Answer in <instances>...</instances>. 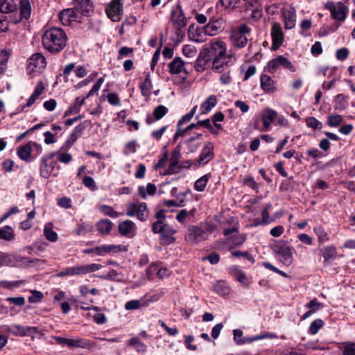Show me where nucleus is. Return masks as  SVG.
<instances>
[{
  "instance_id": "nucleus-1",
  "label": "nucleus",
  "mask_w": 355,
  "mask_h": 355,
  "mask_svg": "<svg viewBox=\"0 0 355 355\" xmlns=\"http://www.w3.org/2000/svg\"><path fill=\"white\" fill-rule=\"evenodd\" d=\"M67 35L64 30L58 27H52L46 30L42 36V44L49 52L57 54L67 45Z\"/></svg>"
},
{
  "instance_id": "nucleus-2",
  "label": "nucleus",
  "mask_w": 355,
  "mask_h": 355,
  "mask_svg": "<svg viewBox=\"0 0 355 355\" xmlns=\"http://www.w3.org/2000/svg\"><path fill=\"white\" fill-rule=\"evenodd\" d=\"M251 28L246 24H242L232 30L230 40L232 45L236 49L244 48L248 42Z\"/></svg>"
},
{
  "instance_id": "nucleus-3",
  "label": "nucleus",
  "mask_w": 355,
  "mask_h": 355,
  "mask_svg": "<svg viewBox=\"0 0 355 355\" xmlns=\"http://www.w3.org/2000/svg\"><path fill=\"white\" fill-rule=\"evenodd\" d=\"M152 232L154 234H160L159 240L162 245H169L175 241L173 235L175 234L176 230L165 223L154 222L152 225Z\"/></svg>"
},
{
  "instance_id": "nucleus-4",
  "label": "nucleus",
  "mask_w": 355,
  "mask_h": 355,
  "mask_svg": "<svg viewBox=\"0 0 355 355\" xmlns=\"http://www.w3.org/2000/svg\"><path fill=\"white\" fill-rule=\"evenodd\" d=\"M292 248L284 241L279 242L274 247L279 260L285 266H289L293 262Z\"/></svg>"
},
{
  "instance_id": "nucleus-5",
  "label": "nucleus",
  "mask_w": 355,
  "mask_h": 355,
  "mask_svg": "<svg viewBox=\"0 0 355 355\" xmlns=\"http://www.w3.org/2000/svg\"><path fill=\"white\" fill-rule=\"evenodd\" d=\"M171 19L178 34H180V32L187 25V19L180 4H177L173 7L171 13Z\"/></svg>"
},
{
  "instance_id": "nucleus-6",
  "label": "nucleus",
  "mask_w": 355,
  "mask_h": 355,
  "mask_svg": "<svg viewBox=\"0 0 355 355\" xmlns=\"http://www.w3.org/2000/svg\"><path fill=\"white\" fill-rule=\"evenodd\" d=\"M207 51L209 58L219 59L223 58L227 54L226 44L222 40H213L209 43L208 48L203 49Z\"/></svg>"
},
{
  "instance_id": "nucleus-7",
  "label": "nucleus",
  "mask_w": 355,
  "mask_h": 355,
  "mask_svg": "<svg viewBox=\"0 0 355 355\" xmlns=\"http://www.w3.org/2000/svg\"><path fill=\"white\" fill-rule=\"evenodd\" d=\"M325 8L330 11L332 18L341 21L345 20L349 10L347 6L343 2H327Z\"/></svg>"
},
{
  "instance_id": "nucleus-8",
  "label": "nucleus",
  "mask_w": 355,
  "mask_h": 355,
  "mask_svg": "<svg viewBox=\"0 0 355 355\" xmlns=\"http://www.w3.org/2000/svg\"><path fill=\"white\" fill-rule=\"evenodd\" d=\"M128 216L137 218L141 221H146L148 218L147 205L146 202L130 203L126 209Z\"/></svg>"
},
{
  "instance_id": "nucleus-9",
  "label": "nucleus",
  "mask_w": 355,
  "mask_h": 355,
  "mask_svg": "<svg viewBox=\"0 0 355 355\" xmlns=\"http://www.w3.org/2000/svg\"><path fill=\"white\" fill-rule=\"evenodd\" d=\"M37 331L35 327H23L19 324H12L11 326L3 325L0 327V332L11 333L15 336H30Z\"/></svg>"
},
{
  "instance_id": "nucleus-10",
  "label": "nucleus",
  "mask_w": 355,
  "mask_h": 355,
  "mask_svg": "<svg viewBox=\"0 0 355 355\" xmlns=\"http://www.w3.org/2000/svg\"><path fill=\"white\" fill-rule=\"evenodd\" d=\"M280 67L288 69L291 72L296 71V67L284 55H279L268 63V71L271 73L276 71Z\"/></svg>"
},
{
  "instance_id": "nucleus-11",
  "label": "nucleus",
  "mask_w": 355,
  "mask_h": 355,
  "mask_svg": "<svg viewBox=\"0 0 355 355\" xmlns=\"http://www.w3.org/2000/svg\"><path fill=\"white\" fill-rule=\"evenodd\" d=\"M107 17L113 21H119L123 15V3L121 0H112L105 8Z\"/></svg>"
},
{
  "instance_id": "nucleus-12",
  "label": "nucleus",
  "mask_w": 355,
  "mask_h": 355,
  "mask_svg": "<svg viewBox=\"0 0 355 355\" xmlns=\"http://www.w3.org/2000/svg\"><path fill=\"white\" fill-rule=\"evenodd\" d=\"M168 69L171 74L180 75L183 80L187 79L189 76V72L186 68V63L180 57L175 58L168 64Z\"/></svg>"
},
{
  "instance_id": "nucleus-13",
  "label": "nucleus",
  "mask_w": 355,
  "mask_h": 355,
  "mask_svg": "<svg viewBox=\"0 0 355 355\" xmlns=\"http://www.w3.org/2000/svg\"><path fill=\"white\" fill-rule=\"evenodd\" d=\"M235 62V58L233 54L225 55L223 58L219 59H212L211 69L214 72L223 71L230 69Z\"/></svg>"
},
{
  "instance_id": "nucleus-14",
  "label": "nucleus",
  "mask_w": 355,
  "mask_h": 355,
  "mask_svg": "<svg viewBox=\"0 0 355 355\" xmlns=\"http://www.w3.org/2000/svg\"><path fill=\"white\" fill-rule=\"evenodd\" d=\"M225 23L222 17H209V22L203 27L204 32L207 35H216L223 30Z\"/></svg>"
},
{
  "instance_id": "nucleus-15",
  "label": "nucleus",
  "mask_w": 355,
  "mask_h": 355,
  "mask_svg": "<svg viewBox=\"0 0 355 355\" xmlns=\"http://www.w3.org/2000/svg\"><path fill=\"white\" fill-rule=\"evenodd\" d=\"M207 231L198 226L189 227L186 234V240L191 243H197L206 239Z\"/></svg>"
},
{
  "instance_id": "nucleus-16",
  "label": "nucleus",
  "mask_w": 355,
  "mask_h": 355,
  "mask_svg": "<svg viewBox=\"0 0 355 355\" xmlns=\"http://www.w3.org/2000/svg\"><path fill=\"white\" fill-rule=\"evenodd\" d=\"M59 19L64 26H69L72 21L81 22V17L78 15L74 8L62 10L59 13Z\"/></svg>"
},
{
  "instance_id": "nucleus-17",
  "label": "nucleus",
  "mask_w": 355,
  "mask_h": 355,
  "mask_svg": "<svg viewBox=\"0 0 355 355\" xmlns=\"http://www.w3.org/2000/svg\"><path fill=\"white\" fill-rule=\"evenodd\" d=\"M32 147L36 148L38 153H41L42 146L36 142L30 141L26 144L18 148L17 155L19 157L24 161L30 162Z\"/></svg>"
},
{
  "instance_id": "nucleus-18",
  "label": "nucleus",
  "mask_w": 355,
  "mask_h": 355,
  "mask_svg": "<svg viewBox=\"0 0 355 355\" xmlns=\"http://www.w3.org/2000/svg\"><path fill=\"white\" fill-rule=\"evenodd\" d=\"M214 157V144L211 142H207L202 148L199 158L196 160V164L199 166H204Z\"/></svg>"
},
{
  "instance_id": "nucleus-19",
  "label": "nucleus",
  "mask_w": 355,
  "mask_h": 355,
  "mask_svg": "<svg viewBox=\"0 0 355 355\" xmlns=\"http://www.w3.org/2000/svg\"><path fill=\"white\" fill-rule=\"evenodd\" d=\"M296 11L291 6H285L282 8V13L284 21V26L286 29H291L295 26Z\"/></svg>"
},
{
  "instance_id": "nucleus-20",
  "label": "nucleus",
  "mask_w": 355,
  "mask_h": 355,
  "mask_svg": "<svg viewBox=\"0 0 355 355\" xmlns=\"http://www.w3.org/2000/svg\"><path fill=\"white\" fill-rule=\"evenodd\" d=\"M46 58L41 53H35L28 59V69L30 73L44 69Z\"/></svg>"
},
{
  "instance_id": "nucleus-21",
  "label": "nucleus",
  "mask_w": 355,
  "mask_h": 355,
  "mask_svg": "<svg viewBox=\"0 0 355 355\" xmlns=\"http://www.w3.org/2000/svg\"><path fill=\"white\" fill-rule=\"evenodd\" d=\"M74 8L78 15L88 16L94 10V4L91 0H74Z\"/></svg>"
},
{
  "instance_id": "nucleus-22",
  "label": "nucleus",
  "mask_w": 355,
  "mask_h": 355,
  "mask_svg": "<svg viewBox=\"0 0 355 355\" xmlns=\"http://www.w3.org/2000/svg\"><path fill=\"white\" fill-rule=\"evenodd\" d=\"M270 34L272 39V46L276 49L279 48L284 42V34L282 26L279 23L275 22L272 24Z\"/></svg>"
},
{
  "instance_id": "nucleus-23",
  "label": "nucleus",
  "mask_w": 355,
  "mask_h": 355,
  "mask_svg": "<svg viewBox=\"0 0 355 355\" xmlns=\"http://www.w3.org/2000/svg\"><path fill=\"white\" fill-rule=\"evenodd\" d=\"M55 156V153H51L49 155H44L41 159L40 172V175L44 178L48 179L53 173V170L51 168V165L49 164V161L53 159Z\"/></svg>"
},
{
  "instance_id": "nucleus-24",
  "label": "nucleus",
  "mask_w": 355,
  "mask_h": 355,
  "mask_svg": "<svg viewBox=\"0 0 355 355\" xmlns=\"http://www.w3.org/2000/svg\"><path fill=\"white\" fill-rule=\"evenodd\" d=\"M168 112V108L164 105H159L155 107L152 114H148L146 122L148 125L153 123L155 121L160 120Z\"/></svg>"
},
{
  "instance_id": "nucleus-25",
  "label": "nucleus",
  "mask_w": 355,
  "mask_h": 355,
  "mask_svg": "<svg viewBox=\"0 0 355 355\" xmlns=\"http://www.w3.org/2000/svg\"><path fill=\"white\" fill-rule=\"evenodd\" d=\"M44 90L45 86L44 83L42 80L38 81L35 85L33 94L28 99L26 104L22 106L21 110H24L25 108L30 107L31 105H33L37 99H38L40 96L44 93Z\"/></svg>"
},
{
  "instance_id": "nucleus-26",
  "label": "nucleus",
  "mask_w": 355,
  "mask_h": 355,
  "mask_svg": "<svg viewBox=\"0 0 355 355\" xmlns=\"http://www.w3.org/2000/svg\"><path fill=\"white\" fill-rule=\"evenodd\" d=\"M121 250V245H101L94 248L85 249L83 250L84 254L96 253L98 255H103L104 254L110 253L112 251L119 252Z\"/></svg>"
},
{
  "instance_id": "nucleus-27",
  "label": "nucleus",
  "mask_w": 355,
  "mask_h": 355,
  "mask_svg": "<svg viewBox=\"0 0 355 355\" xmlns=\"http://www.w3.org/2000/svg\"><path fill=\"white\" fill-rule=\"evenodd\" d=\"M206 34L204 32L203 28H198L194 24H191L188 28V37L189 38L196 42L201 43L205 42Z\"/></svg>"
},
{
  "instance_id": "nucleus-28",
  "label": "nucleus",
  "mask_w": 355,
  "mask_h": 355,
  "mask_svg": "<svg viewBox=\"0 0 355 355\" xmlns=\"http://www.w3.org/2000/svg\"><path fill=\"white\" fill-rule=\"evenodd\" d=\"M207 53H208L205 51L203 49L200 51L198 58L194 64V68L198 72L204 71L209 62L211 60Z\"/></svg>"
},
{
  "instance_id": "nucleus-29",
  "label": "nucleus",
  "mask_w": 355,
  "mask_h": 355,
  "mask_svg": "<svg viewBox=\"0 0 355 355\" xmlns=\"http://www.w3.org/2000/svg\"><path fill=\"white\" fill-rule=\"evenodd\" d=\"M69 347L90 349L96 347V345L90 340L76 337L73 339H69Z\"/></svg>"
},
{
  "instance_id": "nucleus-30",
  "label": "nucleus",
  "mask_w": 355,
  "mask_h": 355,
  "mask_svg": "<svg viewBox=\"0 0 355 355\" xmlns=\"http://www.w3.org/2000/svg\"><path fill=\"white\" fill-rule=\"evenodd\" d=\"M305 308L308 309L309 311L302 315L301 320H306L316 311L322 309L323 308V304L319 302L317 299H313L309 303L306 304Z\"/></svg>"
},
{
  "instance_id": "nucleus-31",
  "label": "nucleus",
  "mask_w": 355,
  "mask_h": 355,
  "mask_svg": "<svg viewBox=\"0 0 355 355\" xmlns=\"http://www.w3.org/2000/svg\"><path fill=\"white\" fill-rule=\"evenodd\" d=\"M277 112L270 108L266 109L261 114V121L263 124V131L268 130L271 123L275 120Z\"/></svg>"
},
{
  "instance_id": "nucleus-32",
  "label": "nucleus",
  "mask_w": 355,
  "mask_h": 355,
  "mask_svg": "<svg viewBox=\"0 0 355 355\" xmlns=\"http://www.w3.org/2000/svg\"><path fill=\"white\" fill-rule=\"evenodd\" d=\"M261 88L266 93H272L276 90L275 82L270 76L263 74L260 78Z\"/></svg>"
},
{
  "instance_id": "nucleus-33",
  "label": "nucleus",
  "mask_w": 355,
  "mask_h": 355,
  "mask_svg": "<svg viewBox=\"0 0 355 355\" xmlns=\"http://www.w3.org/2000/svg\"><path fill=\"white\" fill-rule=\"evenodd\" d=\"M139 88L143 96H150L153 89V84L150 79V72H148L146 73L145 79L141 82L139 85Z\"/></svg>"
},
{
  "instance_id": "nucleus-34",
  "label": "nucleus",
  "mask_w": 355,
  "mask_h": 355,
  "mask_svg": "<svg viewBox=\"0 0 355 355\" xmlns=\"http://www.w3.org/2000/svg\"><path fill=\"white\" fill-rule=\"evenodd\" d=\"M127 345L133 347L137 352L144 354L147 350V346L138 337H132L127 341Z\"/></svg>"
},
{
  "instance_id": "nucleus-35",
  "label": "nucleus",
  "mask_w": 355,
  "mask_h": 355,
  "mask_svg": "<svg viewBox=\"0 0 355 355\" xmlns=\"http://www.w3.org/2000/svg\"><path fill=\"white\" fill-rule=\"evenodd\" d=\"M19 10L21 18L28 19L31 14V6L29 0H19Z\"/></svg>"
},
{
  "instance_id": "nucleus-36",
  "label": "nucleus",
  "mask_w": 355,
  "mask_h": 355,
  "mask_svg": "<svg viewBox=\"0 0 355 355\" xmlns=\"http://www.w3.org/2000/svg\"><path fill=\"white\" fill-rule=\"evenodd\" d=\"M17 9L15 0H3L0 4V11L3 13L15 12Z\"/></svg>"
},
{
  "instance_id": "nucleus-37",
  "label": "nucleus",
  "mask_w": 355,
  "mask_h": 355,
  "mask_svg": "<svg viewBox=\"0 0 355 355\" xmlns=\"http://www.w3.org/2000/svg\"><path fill=\"white\" fill-rule=\"evenodd\" d=\"M217 104V98L215 95H210L206 101L202 103L200 110L202 113L209 112Z\"/></svg>"
},
{
  "instance_id": "nucleus-38",
  "label": "nucleus",
  "mask_w": 355,
  "mask_h": 355,
  "mask_svg": "<svg viewBox=\"0 0 355 355\" xmlns=\"http://www.w3.org/2000/svg\"><path fill=\"white\" fill-rule=\"evenodd\" d=\"M113 223L108 219H102L96 223L97 230L103 234H107L112 228Z\"/></svg>"
},
{
  "instance_id": "nucleus-39",
  "label": "nucleus",
  "mask_w": 355,
  "mask_h": 355,
  "mask_svg": "<svg viewBox=\"0 0 355 355\" xmlns=\"http://www.w3.org/2000/svg\"><path fill=\"white\" fill-rule=\"evenodd\" d=\"M135 223L132 221L130 220H124L119 224V232L121 235L126 236L132 232Z\"/></svg>"
},
{
  "instance_id": "nucleus-40",
  "label": "nucleus",
  "mask_w": 355,
  "mask_h": 355,
  "mask_svg": "<svg viewBox=\"0 0 355 355\" xmlns=\"http://www.w3.org/2000/svg\"><path fill=\"white\" fill-rule=\"evenodd\" d=\"M213 290L220 295H226L230 291L227 283L223 281H218L213 285Z\"/></svg>"
},
{
  "instance_id": "nucleus-41",
  "label": "nucleus",
  "mask_w": 355,
  "mask_h": 355,
  "mask_svg": "<svg viewBox=\"0 0 355 355\" xmlns=\"http://www.w3.org/2000/svg\"><path fill=\"white\" fill-rule=\"evenodd\" d=\"M157 187L152 183H148L146 186V189L144 186L139 187V194L143 198L146 199L147 194L153 196L156 193Z\"/></svg>"
},
{
  "instance_id": "nucleus-42",
  "label": "nucleus",
  "mask_w": 355,
  "mask_h": 355,
  "mask_svg": "<svg viewBox=\"0 0 355 355\" xmlns=\"http://www.w3.org/2000/svg\"><path fill=\"white\" fill-rule=\"evenodd\" d=\"M211 177L210 173L205 174V175L197 180L194 184V189L198 191H203L207 184V182Z\"/></svg>"
},
{
  "instance_id": "nucleus-43",
  "label": "nucleus",
  "mask_w": 355,
  "mask_h": 355,
  "mask_svg": "<svg viewBox=\"0 0 355 355\" xmlns=\"http://www.w3.org/2000/svg\"><path fill=\"white\" fill-rule=\"evenodd\" d=\"M10 58V53L6 50L0 51V74L4 73L7 69V64Z\"/></svg>"
},
{
  "instance_id": "nucleus-44",
  "label": "nucleus",
  "mask_w": 355,
  "mask_h": 355,
  "mask_svg": "<svg viewBox=\"0 0 355 355\" xmlns=\"http://www.w3.org/2000/svg\"><path fill=\"white\" fill-rule=\"evenodd\" d=\"M25 284L24 280H18V281H6L2 280L0 281V288H3L4 289L12 290L15 288L19 287L21 284Z\"/></svg>"
},
{
  "instance_id": "nucleus-45",
  "label": "nucleus",
  "mask_w": 355,
  "mask_h": 355,
  "mask_svg": "<svg viewBox=\"0 0 355 355\" xmlns=\"http://www.w3.org/2000/svg\"><path fill=\"white\" fill-rule=\"evenodd\" d=\"M15 237V234L12 228L6 225L2 228H0V239L10 241Z\"/></svg>"
},
{
  "instance_id": "nucleus-46",
  "label": "nucleus",
  "mask_w": 355,
  "mask_h": 355,
  "mask_svg": "<svg viewBox=\"0 0 355 355\" xmlns=\"http://www.w3.org/2000/svg\"><path fill=\"white\" fill-rule=\"evenodd\" d=\"M99 210L105 215L109 216L112 218H117L121 215L120 213L114 210V209L108 205H103L99 207Z\"/></svg>"
},
{
  "instance_id": "nucleus-47",
  "label": "nucleus",
  "mask_w": 355,
  "mask_h": 355,
  "mask_svg": "<svg viewBox=\"0 0 355 355\" xmlns=\"http://www.w3.org/2000/svg\"><path fill=\"white\" fill-rule=\"evenodd\" d=\"M323 325L324 322L321 319L313 320L309 328V333L313 335L316 334Z\"/></svg>"
},
{
  "instance_id": "nucleus-48",
  "label": "nucleus",
  "mask_w": 355,
  "mask_h": 355,
  "mask_svg": "<svg viewBox=\"0 0 355 355\" xmlns=\"http://www.w3.org/2000/svg\"><path fill=\"white\" fill-rule=\"evenodd\" d=\"M231 69L223 70V71L217 72L218 73H220V76L219 78V80L223 85H229L232 82V77L230 76Z\"/></svg>"
},
{
  "instance_id": "nucleus-49",
  "label": "nucleus",
  "mask_w": 355,
  "mask_h": 355,
  "mask_svg": "<svg viewBox=\"0 0 355 355\" xmlns=\"http://www.w3.org/2000/svg\"><path fill=\"white\" fill-rule=\"evenodd\" d=\"M306 125L313 130H321L322 123L313 116L308 117L306 120Z\"/></svg>"
},
{
  "instance_id": "nucleus-50",
  "label": "nucleus",
  "mask_w": 355,
  "mask_h": 355,
  "mask_svg": "<svg viewBox=\"0 0 355 355\" xmlns=\"http://www.w3.org/2000/svg\"><path fill=\"white\" fill-rule=\"evenodd\" d=\"M64 146H62L60 151L55 153V155H58V159L61 163L69 164L72 160V156L67 153H61V150H64Z\"/></svg>"
},
{
  "instance_id": "nucleus-51",
  "label": "nucleus",
  "mask_w": 355,
  "mask_h": 355,
  "mask_svg": "<svg viewBox=\"0 0 355 355\" xmlns=\"http://www.w3.org/2000/svg\"><path fill=\"white\" fill-rule=\"evenodd\" d=\"M343 116L340 114H334L328 116L327 124L331 127H336L343 121Z\"/></svg>"
},
{
  "instance_id": "nucleus-52",
  "label": "nucleus",
  "mask_w": 355,
  "mask_h": 355,
  "mask_svg": "<svg viewBox=\"0 0 355 355\" xmlns=\"http://www.w3.org/2000/svg\"><path fill=\"white\" fill-rule=\"evenodd\" d=\"M44 234L46 239L51 242H55L58 240V234L51 228L46 226L44 229Z\"/></svg>"
},
{
  "instance_id": "nucleus-53",
  "label": "nucleus",
  "mask_w": 355,
  "mask_h": 355,
  "mask_svg": "<svg viewBox=\"0 0 355 355\" xmlns=\"http://www.w3.org/2000/svg\"><path fill=\"white\" fill-rule=\"evenodd\" d=\"M141 301L138 300H133L127 302L125 304V309L126 310H137L142 306Z\"/></svg>"
},
{
  "instance_id": "nucleus-54",
  "label": "nucleus",
  "mask_w": 355,
  "mask_h": 355,
  "mask_svg": "<svg viewBox=\"0 0 355 355\" xmlns=\"http://www.w3.org/2000/svg\"><path fill=\"white\" fill-rule=\"evenodd\" d=\"M211 8L209 9L205 14L196 13L194 16L195 19L200 24H205L207 21L208 17H211L209 15Z\"/></svg>"
},
{
  "instance_id": "nucleus-55",
  "label": "nucleus",
  "mask_w": 355,
  "mask_h": 355,
  "mask_svg": "<svg viewBox=\"0 0 355 355\" xmlns=\"http://www.w3.org/2000/svg\"><path fill=\"white\" fill-rule=\"evenodd\" d=\"M243 184L252 188L257 193H258V184L252 177L248 176L244 178Z\"/></svg>"
},
{
  "instance_id": "nucleus-56",
  "label": "nucleus",
  "mask_w": 355,
  "mask_h": 355,
  "mask_svg": "<svg viewBox=\"0 0 355 355\" xmlns=\"http://www.w3.org/2000/svg\"><path fill=\"white\" fill-rule=\"evenodd\" d=\"M343 355H355V343H347L343 349Z\"/></svg>"
},
{
  "instance_id": "nucleus-57",
  "label": "nucleus",
  "mask_w": 355,
  "mask_h": 355,
  "mask_svg": "<svg viewBox=\"0 0 355 355\" xmlns=\"http://www.w3.org/2000/svg\"><path fill=\"white\" fill-rule=\"evenodd\" d=\"M32 295L28 297V302L30 303H37L40 302L44 295L42 292L37 291H31Z\"/></svg>"
},
{
  "instance_id": "nucleus-58",
  "label": "nucleus",
  "mask_w": 355,
  "mask_h": 355,
  "mask_svg": "<svg viewBox=\"0 0 355 355\" xmlns=\"http://www.w3.org/2000/svg\"><path fill=\"white\" fill-rule=\"evenodd\" d=\"M314 232L317 234L320 241L324 242L329 240L327 233L321 227L315 228Z\"/></svg>"
},
{
  "instance_id": "nucleus-59",
  "label": "nucleus",
  "mask_w": 355,
  "mask_h": 355,
  "mask_svg": "<svg viewBox=\"0 0 355 355\" xmlns=\"http://www.w3.org/2000/svg\"><path fill=\"white\" fill-rule=\"evenodd\" d=\"M349 54V51L346 48L339 49L336 51V56L338 60L343 61L346 60Z\"/></svg>"
},
{
  "instance_id": "nucleus-60",
  "label": "nucleus",
  "mask_w": 355,
  "mask_h": 355,
  "mask_svg": "<svg viewBox=\"0 0 355 355\" xmlns=\"http://www.w3.org/2000/svg\"><path fill=\"white\" fill-rule=\"evenodd\" d=\"M8 302L17 306H22L25 304V298L24 297H9L6 299Z\"/></svg>"
},
{
  "instance_id": "nucleus-61",
  "label": "nucleus",
  "mask_w": 355,
  "mask_h": 355,
  "mask_svg": "<svg viewBox=\"0 0 355 355\" xmlns=\"http://www.w3.org/2000/svg\"><path fill=\"white\" fill-rule=\"evenodd\" d=\"M181 148L178 145L173 150L171 156L170 161L178 164V160L181 158L180 153Z\"/></svg>"
},
{
  "instance_id": "nucleus-62",
  "label": "nucleus",
  "mask_w": 355,
  "mask_h": 355,
  "mask_svg": "<svg viewBox=\"0 0 355 355\" xmlns=\"http://www.w3.org/2000/svg\"><path fill=\"white\" fill-rule=\"evenodd\" d=\"M107 101L110 104L114 106L121 105V100L116 93H111L107 96Z\"/></svg>"
},
{
  "instance_id": "nucleus-63",
  "label": "nucleus",
  "mask_w": 355,
  "mask_h": 355,
  "mask_svg": "<svg viewBox=\"0 0 355 355\" xmlns=\"http://www.w3.org/2000/svg\"><path fill=\"white\" fill-rule=\"evenodd\" d=\"M180 169H181L180 165L178 166V164L170 161V164H169V166L166 171V175L175 174V173H179Z\"/></svg>"
},
{
  "instance_id": "nucleus-64",
  "label": "nucleus",
  "mask_w": 355,
  "mask_h": 355,
  "mask_svg": "<svg viewBox=\"0 0 355 355\" xmlns=\"http://www.w3.org/2000/svg\"><path fill=\"white\" fill-rule=\"evenodd\" d=\"M132 53H133L132 48L127 47V46H122L119 50L118 60H121L125 56H128V55L132 54Z\"/></svg>"
}]
</instances>
